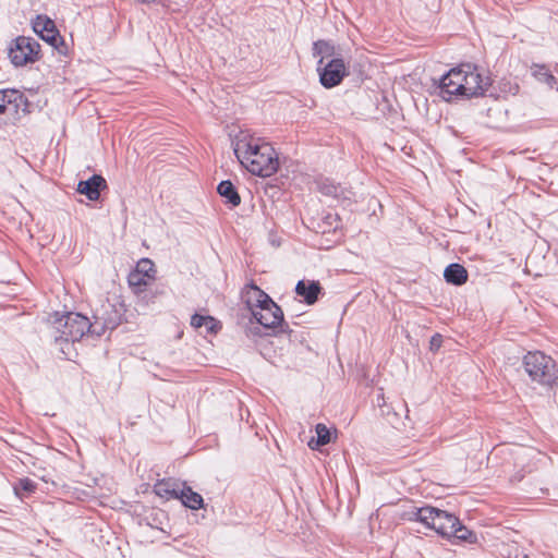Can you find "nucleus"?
Instances as JSON below:
<instances>
[{
	"label": "nucleus",
	"instance_id": "f257e3e1",
	"mask_svg": "<svg viewBox=\"0 0 558 558\" xmlns=\"http://www.w3.org/2000/svg\"><path fill=\"white\" fill-rule=\"evenodd\" d=\"M104 331L105 323L93 325L86 316L73 312L61 316L54 315L48 326L49 337L56 349L68 360L71 359V349L75 342L83 339L93 342L98 340Z\"/></svg>",
	"mask_w": 558,
	"mask_h": 558
},
{
	"label": "nucleus",
	"instance_id": "f03ea898",
	"mask_svg": "<svg viewBox=\"0 0 558 558\" xmlns=\"http://www.w3.org/2000/svg\"><path fill=\"white\" fill-rule=\"evenodd\" d=\"M232 145L238 160L252 174L265 178L277 172L278 156L269 143L242 134Z\"/></svg>",
	"mask_w": 558,
	"mask_h": 558
},
{
	"label": "nucleus",
	"instance_id": "7ed1b4c3",
	"mask_svg": "<svg viewBox=\"0 0 558 558\" xmlns=\"http://www.w3.org/2000/svg\"><path fill=\"white\" fill-rule=\"evenodd\" d=\"M492 78L484 76L476 65L466 63L448 71L439 82L440 96L450 100L452 96L464 98L485 96Z\"/></svg>",
	"mask_w": 558,
	"mask_h": 558
},
{
	"label": "nucleus",
	"instance_id": "20e7f679",
	"mask_svg": "<svg viewBox=\"0 0 558 558\" xmlns=\"http://www.w3.org/2000/svg\"><path fill=\"white\" fill-rule=\"evenodd\" d=\"M522 366L532 381L551 386L558 379V366L554 359L541 351L527 352Z\"/></svg>",
	"mask_w": 558,
	"mask_h": 558
},
{
	"label": "nucleus",
	"instance_id": "39448f33",
	"mask_svg": "<svg viewBox=\"0 0 558 558\" xmlns=\"http://www.w3.org/2000/svg\"><path fill=\"white\" fill-rule=\"evenodd\" d=\"M40 45L32 37L19 36L9 47L8 56L15 66L34 63L39 59Z\"/></svg>",
	"mask_w": 558,
	"mask_h": 558
},
{
	"label": "nucleus",
	"instance_id": "423d86ee",
	"mask_svg": "<svg viewBox=\"0 0 558 558\" xmlns=\"http://www.w3.org/2000/svg\"><path fill=\"white\" fill-rule=\"evenodd\" d=\"M28 100L17 89L0 90V120H11L28 112Z\"/></svg>",
	"mask_w": 558,
	"mask_h": 558
},
{
	"label": "nucleus",
	"instance_id": "0eeeda50",
	"mask_svg": "<svg viewBox=\"0 0 558 558\" xmlns=\"http://www.w3.org/2000/svg\"><path fill=\"white\" fill-rule=\"evenodd\" d=\"M33 31L61 54H66L68 46L64 44L56 23L47 15H37L32 22Z\"/></svg>",
	"mask_w": 558,
	"mask_h": 558
},
{
	"label": "nucleus",
	"instance_id": "6e6552de",
	"mask_svg": "<svg viewBox=\"0 0 558 558\" xmlns=\"http://www.w3.org/2000/svg\"><path fill=\"white\" fill-rule=\"evenodd\" d=\"M259 310L253 312V318L268 329H278L277 332H290L288 324L284 323L283 312L272 299L269 303H265Z\"/></svg>",
	"mask_w": 558,
	"mask_h": 558
},
{
	"label": "nucleus",
	"instance_id": "1a4fd4ad",
	"mask_svg": "<svg viewBox=\"0 0 558 558\" xmlns=\"http://www.w3.org/2000/svg\"><path fill=\"white\" fill-rule=\"evenodd\" d=\"M317 71L319 82L325 88L338 86L348 75V69L342 58H333L326 64L317 65Z\"/></svg>",
	"mask_w": 558,
	"mask_h": 558
},
{
	"label": "nucleus",
	"instance_id": "9d476101",
	"mask_svg": "<svg viewBox=\"0 0 558 558\" xmlns=\"http://www.w3.org/2000/svg\"><path fill=\"white\" fill-rule=\"evenodd\" d=\"M433 513L426 522V526L435 530L438 534L444 537H452V534L457 533L456 526L459 524V519L437 508H432Z\"/></svg>",
	"mask_w": 558,
	"mask_h": 558
},
{
	"label": "nucleus",
	"instance_id": "9b49d317",
	"mask_svg": "<svg viewBox=\"0 0 558 558\" xmlns=\"http://www.w3.org/2000/svg\"><path fill=\"white\" fill-rule=\"evenodd\" d=\"M242 298L252 315L255 310H259L262 306H265V303H269L271 299L254 283L246 287Z\"/></svg>",
	"mask_w": 558,
	"mask_h": 558
},
{
	"label": "nucleus",
	"instance_id": "f8f14e48",
	"mask_svg": "<svg viewBox=\"0 0 558 558\" xmlns=\"http://www.w3.org/2000/svg\"><path fill=\"white\" fill-rule=\"evenodd\" d=\"M105 180L99 174H94L86 181H81L77 185V192L84 194L89 201H97L100 196L101 185Z\"/></svg>",
	"mask_w": 558,
	"mask_h": 558
},
{
	"label": "nucleus",
	"instance_id": "ddd939ff",
	"mask_svg": "<svg viewBox=\"0 0 558 558\" xmlns=\"http://www.w3.org/2000/svg\"><path fill=\"white\" fill-rule=\"evenodd\" d=\"M295 292L302 296L307 304H314L318 300L322 287L318 281L300 280L296 283Z\"/></svg>",
	"mask_w": 558,
	"mask_h": 558
},
{
	"label": "nucleus",
	"instance_id": "4468645a",
	"mask_svg": "<svg viewBox=\"0 0 558 558\" xmlns=\"http://www.w3.org/2000/svg\"><path fill=\"white\" fill-rule=\"evenodd\" d=\"M184 482H178L172 478L162 480L155 485V492L158 496L166 499H177Z\"/></svg>",
	"mask_w": 558,
	"mask_h": 558
},
{
	"label": "nucleus",
	"instance_id": "2eb2a0df",
	"mask_svg": "<svg viewBox=\"0 0 558 558\" xmlns=\"http://www.w3.org/2000/svg\"><path fill=\"white\" fill-rule=\"evenodd\" d=\"M177 499L181 500L183 506L192 510H197L204 507L203 497L187 486L186 483H184L182 489H180Z\"/></svg>",
	"mask_w": 558,
	"mask_h": 558
},
{
	"label": "nucleus",
	"instance_id": "dca6fc26",
	"mask_svg": "<svg viewBox=\"0 0 558 558\" xmlns=\"http://www.w3.org/2000/svg\"><path fill=\"white\" fill-rule=\"evenodd\" d=\"M444 277L448 283L462 286L468 281L469 275L462 265L452 263L445 268Z\"/></svg>",
	"mask_w": 558,
	"mask_h": 558
},
{
	"label": "nucleus",
	"instance_id": "f3484780",
	"mask_svg": "<svg viewBox=\"0 0 558 558\" xmlns=\"http://www.w3.org/2000/svg\"><path fill=\"white\" fill-rule=\"evenodd\" d=\"M433 507H416L414 505H409L400 514V518L402 520L408 521H416L421 522L423 524H426L427 520L429 519L428 515L433 513L432 511Z\"/></svg>",
	"mask_w": 558,
	"mask_h": 558
},
{
	"label": "nucleus",
	"instance_id": "a211bd4d",
	"mask_svg": "<svg viewBox=\"0 0 558 558\" xmlns=\"http://www.w3.org/2000/svg\"><path fill=\"white\" fill-rule=\"evenodd\" d=\"M218 194L226 198V203L231 207H236L241 203V197L236 191V187L229 180L221 181L217 186Z\"/></svg>",
	"mask_w": 558,
	"mask_h": 558
},
{
	"label": "nucleus",
	"instance_id": "6ab92c4d",
	"mask_svg": "<svg viewBox=\"0 0 558 558\" xmlns=\"http://www.w3.org/2000/svg\"><path fill=\"white\" fill-rule=\"evenodd\" d=\"M313 54L320 56L317 65L324 64L325 58H340L337 52L335 46L328 40H317L313 45Z\"/></svg>",
	"mask_w": 558,
	"mask_h": 558
},
{
	"label": "nucleus",
	"instance_id": "aec40b11",
	"mask_svg": "<svg viewBox=\"0 0 558 558\" xmlns=\"http://www.w3.org/2000/svg\"><path fill=\"white\" fill-rule=\"evenodd\" d=\"M341 227V219L336 213H326L323 215L320 222H318L317 232L329 233L335 232Z\"/></svg>",
	"mask_w": 558,
	"mask_h": 558
},
{
	"label": "nucleus",
	"instance_id": "412c9836",
	"mask_svg": "<svg viewBox=\"0 0 558 558\" xmlns=\"http://www.w3.org/2000/svg\"><path fill=\"white\" fill-rule=\"evenodd\" d=\"M531 70H532V75L537 81L547 84L549 87H553L556 84L555 76L550 73V71L546 68V65L533 64Z\"/></svg>",
	"mask_w": 558,
	"mask_h": 558
},
{
	"label": "nucleus",
	"instance_id": "4be33fe9",
	"mask_svg": "<svg viewBox=\"0 0 558 558\" xmlns=\"http://www.w3.org/2000/svg\"><path fill=\"white\" fill-rule=\"evenodd\" d=\"M135 271L145 276L147 279L153 280L156 275L155 264L149 258H142L137 263Z\"/></svg>",
	"mask_w": 558,
	"mask_h": 558
},
{
	"label": "nucleus",
	"instance_id": "5701e85b",
	"mask_svg": "<svg viewBox=\"0 0 558 558\" xmlns=\"http://www.w3.org/2000/svg\"><path fill=\"white\" fill-rule=\"evenodd\" d=\"M150 280L145 276L140 275L137 271L133 270L128 276V282L130 287L135 288L137 292L143 291V289L148 284Z\"/></svg>",
	"mask_w": 558,
	"mask_h": 558
},
{
	"label": "nucleus",
	"instance_id": "b1692460",
	"mask_svg": "<svg viewBox=\"0 0 558 558\" xmlns=\"http://www.w3.org/2000/svg\"><path fill=\"white\" fill-rule=\"evenodd\" d=\"M457 533L452 534V537H456L463 542L474 543L476 542V535L469 529H466L460 521L456 526Z\"/></svg>",
	"mask_w": 558,
	"mask_h": 558
},
{
	"label": "nucleus",
	"instance_id": "393cba45",
	"mask_svg": "<svg viewBox=\"0 0 558 558\" xmlns=\"http://www.w3.org/2000/svg\"><path fill=\"white\" fill-rule=\"evenodd\" d=\"M315 430L317 434V446H325L330 442L331 434L329 428L325 424H317Z\"/></svg>",
	"mask_w": 558,
	"mask_h": 558
},
{
	"label": "nucleus",
	"instance_id": "a878e982",
	"mask_svg": "<svg viewBox=\"0 0 558 558\" xmlns=\"http://www.w3.org/2000/svg\"><path fill=\"white\" fill-rule=\"evenodd\" d=\"M36 483L28 477L21 478L19 483L14 486V492L17 496L21 497V492L25 493H34L36 489Z\"/></svg>",
	"mask_w": 558,
	"mask_h": 558
},
{
	"label": "nucleus",
	"instance_id": "bb28decb",
	"mask_svg": "<svg viewBox=\"0 0 558 558\" xmlns=\"http://www.w3.org/2000/svg\"><path fill=\"white\" fill-rule=\"evenodd\" d=\"M214 317L211 316H204V315H199V314H194L192 317H191V326L195 329H198L201 327H203L204 325H207V324H214Z\"/></svg>",
	"mask_w": 558,
	"mask_h": 558
},
{
	"label": "nucleus",
	"instance_id": "cd10ccee",
	"mask_svg": "<svg viewBox=\"0 0 558 558\" xmlns=\"http://www.w3.org/2000/svg\"><path fill=\"white\" fill-rule=\"evenodd\" d=\"M442 336L440 333H435L429 341V350L436 352L440 349L442 344Z\"/></svg>",
	"mask_w": 558,
	"mask_h": 558
},
{
	"label": "nucleus",
	"instance_id": "c85d7f7f",
	"mask_svg": "<svg viewBox=\"0 0 558 558\" xmlns=\"http://www.w3.org/2000/svg\"><path fill=\"white\" fill-rule=\"evenodd\" d=\"M214 324H207L203 327L206 328L208 333H217L221 329V324L217 319L214 318Z\"/></svg>",
	"mask_w": 558,
	"mask_h": 558
},
{
	"label": "nucleus",
	"instance_id": "c756f323",
	"mask_svg": "<svg viewBox=\"0 0 558 558\" xmlns=\"http://www.w3.org/2000/svg\"><path fill=\"white\" fill-rule=\"evenodd\" d=\"M120 324L119 320H116V319H112V318H107V323H106V326H107V329H114L118 325Z\"/></svg>",
	"mask_w": 558,
	"mask_h": 558
},
{
	"label": "nucleus",
	"instance_id": "7c9ffc66",
	"mask_svg": "<svg viewBox=\"0 0 558 558\" xmlns=\"http://www.w3.org/2000/svg\"><path fill=\"white\" fill-rule=\"evenodd\" d=\"M376 400H377V405L380 408H383L386 403L384 395H378Z\"/></svg>",
	"mask_w": 558,
	"mask_h": 558
},
{
	"label": "nucleus",
	"instance_id": "2f4dec72",
	"mask_svg": "<svg viewBox=\"0 0 558 558\" xmlns=\"http://www.w3.org/2000/svg\"><path fill=\"white\" fill-rule=\"evenodd\" d=\"M335 191H336V187H335V186H326V187L324 189V193H325V194H331V193H333Z\"/></svg>",
	"mask_w": 558,
	"mask_h": 558
},
{
	"label": "nucleus",
	"instance_id": "473e14b6",
	"mask_svg": "<svg viewBox=\"0 0 558 558\" xmlns=\"http://www.w3.org/2000/svg\"><path fill=\"white\" fill-rule=\"evenodd\" d=\"M518 88H519V87H518V85H515V86H513V87H512V86H510L509 90H510V92H512V90H513V94H515V93L518 92Z\"/></svg>",
	"mask_w": 558,
	"mask_h": 558
},
{
	"label": "nucleus",
	"instance_id": "72a5a7b5",
	"mask_svg": "<svg viewBox=\"0 0 558 558\" xmlns=\"http://www.w3.org/2000/svg\"><path fill=\"white\" fill-rule=\"evenodd\" d=\"M515 558H527L526 555H517Z\"/></svg>",
	"mask_w": 558,
	"mask_h": 558
}]
</instances>
